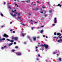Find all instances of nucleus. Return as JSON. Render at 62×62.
I'll return each instance as SVG.
<instances>
[{
    "label": "nucleus",
    "instance_id": "8",
    "mask_svg": "<svg viewBox=\"0 0 62 62\" xmlns=\"http://www.w3.org/2000/svg\"><path fill=\"white\" fill-rule=\"evenodd\" d=\"M16 54L17 55H21V53H16Z\"/></svg>",
    "mask_w": 62,
    "mask_h": 62
},
{
    "label": "nucleus",
    "instance_id": "50",
    "mask_svg": "<svg viewBox=\"0 0 62 62\" xmlns=\"http://www.w3.org/2000/svg\"><path fill=\"white\" fill-rule=\"evenodd\" d=\"M29 15H31V14H30V13H29Z\"/></svg>",
    "mask_w": 62,
    "mask_h": 62
},
{
    "label": "nucleus",
    "instance_id": "54",
    "mask_svg": "<svg viewBox=\"0 0 62 62\" xmlns=\"http://www.w3.org/2000/svg\"><path fill=\"white\" fill-rule=\"evenodd\" d=\"M37 38H39V36H38Z\"/></svg>",
    "mask_w": 62,
    "mask_h": 62
},
{
    "label": "nucleus",
    "instance_id": "41",
    "mask_svg": "<svg viewBox=\"0 0 62 62\" xmlns=\"http://www.w3.org/2000/svg\"><path fill=\"white\" fill-rule=\"evenodd\" d=\"M38 57H39V56H40V55L39 54H38Z\"/></svg>",
    "mask_w": 62,
    "mask_h": 62
},
{
    "label": "nucleus",
    "instance_id": "59",
    "mask_svg": "<svg viewBox=\"0 0 62 62\" xmlns=\"http://www.w3.org/2000/svg\"><path fill=\"white\" fill-rule=\"evenodd\" d=\"M43 8H46V7H43Z\"/></svg>",
    "mask_w": 62,
    "mask_h": 62
},
{
    "label": "nucleus",
    "instance_id": "44",
    "mask_svg": "<svg viewBox=\"0 0 62 62\" xmlns=\"http://www.w3.org/2000/svg\"><path fill=\"white\" fill-rule=\"evenodd\" d=\"M33 29H34V28H33V27H32V28H31V29L32 30H33Z\"/></svg>",
    "mask_w": 62,
    "mask_h": 62
},
{
    "label": "nucleus",
    "instance_id": "19",
    "mask_svg": "<svg viewBox=\"0 0 62 62\" xmlns=\"http://www.w3.org/2000/svg\"><path fill=\"white\" fill-rule=\"evenodd\" d=\"M10 41L11 42H14V41L13 40H10Z\"/></svg>",
    "mask_w": 62,
    "mask_h": 62
},
{
    "label": "nucleus",
    "instance_id": "1",
    "mask_svg": "<svg viewBox=\"0 0 62 62\" xmlns=\"http://www.w3.org/2000/svg\"><path fill=\"white\" fill-rule=\"evenodd\" d=\"M12 11L14 13V15H13V14L12 13H10V14L11 15L12 17H16V16L17 14H18V15H17V16H20V13H18L16 12H15L13 10H12Z\"/></svg>",
    "mask_w": 62,
    "mask_h": 62
},
{
    "label": "nucleus",
    "instance_id": "48",
    "mask_svg": "<svg viewBox=\"0 0 62 62\" xmlns=\"http://www.w3.org/2000/svg\"><path fill=\"white\" fill-rule=\"evenodd\" d=\"M38 49H36V50L35 51H38Z\"/></svg>",
    "mask_w": 62,
    "mask_h": 62
},
{
    "label": "nucleus",
    "instance_id": "15",
    "mask_svg": "<svg viewBox=\"0 0 62 62\" xmlns=\"http://www.w3.org/2000/svg\"><path fill=\"white\" fill-rule=\"evenodd\" d=\"M59 61H61V58H59Z\"/></svg>",
    "mask_w": 62,
    "mask_h": 62
},
{
    "label": "nucleus",
    "instance_id": "6",
    "mask_svg": "<svg viewBox=\"0 0 62 62\" xmlns=\"http://www.w3.org/2000/svg\"><path fill=\"white\" fill-rule=\"evenodd\" d=\"M62 42V39H60L59 40H58V42Z\"/></svg>",
    "mask_w": 62,
    "mask_h": 62
},
{
    "label": "nucleus",
    "instance_id": "24",
    "mask_svg": "<svg viewBox=\"0 0 62 62\" xmlns=\"http://www.w3.org/2000/svg\"><path fill=\"white\" fill-rule=\"evenodd\" d=\"M36 60H37V61H39V59L38 58H36Z\"/></svg>",
    "mask_w": 62,
    "mask_h": 62
},
{
    "label": "nucleus",
    "instance_id": "61",
    "mask_svg": "<svg viewBox=\"0 0 62 62\" xmlns=\"http://www.w3.org/2000/svg\"><path fill=\"white\" fill-rule=\"evenodd\" d=\"M56 38L57 39H58V38L57 37H56Z\"/></svg>",
    "mask_w": 62,
    "mask_h": 62
},
{
    "label": "nucleus",
    "instance_id": "38",
    "mask_svg": "<svg viewBox=\"0 0 62 62\" xmlns=\"http://www.w3.org/2000/svg\"><path fill=\"white\" fill-rule=\"evenodd\" d=\"M14 44H16V43L15 42H14Z\"/></svg>",
    "mask_w": 62,
    "mask_h": 62
},
{
    "label": "nucleus",
    "instance_id": "7",
    "mask_svg": "<svg viewBox=\"0 0 62 62\" xmlns=\"http://www.w3.org/2000/svg\"><path fill=\"white\" fill-rule=\"evenodd\" d=\"M62 5H60V4H58V5H56V6L57 7L58 6V7L60 6V7H61Z\"/></svg>",
    "mask_w": 62,
    "mask_h": 62
},
{
    "label": "nucleus",
    "instance_id": "64",
    "mask_svg": "<svg viewBox=\"0 0 62 62\" xmlns=\"http://www.w3.org/2000/svg\"><path fill=\"white\" fill-rule=\"evenodd\" d=\"M61 32H62V30H61Z\"/></svg>",
    "mask_w": 62,
    "mask_h": 62
},
{
    "label": "nucleus",
    "instance_id": "20",
    "mask_svg": "<svg viewBox=\"0 0 62 62\" xmlns=\"http://www.w3.org/2000/svg\"><path fill=\"white\" fill-rule=\"evenodd\" d=\"M39 9V8H36L35 9H34L35 10H38Z\"/></svg>",
    "mask_w": 62,
    "mask_h": 62
},
{
    "label": "nucleus",
    "instance_id": "4",
    "mask_svg": "<svg viewBox=\"0 0 62 62\" xmlns=\"http://www.w3.org/2000/svg\"><path fill=\"white\" fill-rule=\"evenodd\" d=\"M7 48V46H5L3 47H2L1 48V49L2 50H3L4 49H5V48Z\"/></svg>",
    "mask_w": 62,
    "mask_h": 62
},
{
    "label": "nucleus",
    "instance_id": "16",
    "mask_svg": "<svg viewBox=\"0 0 62 62\" xmlns=\"http://www.w3.org/2000/svg\"><path fill=\"white\" fill-rule=\"evenodd\" d=\"M30 42H32V40L31 38H30Z\"/></svg>",
    "mask_w": 62,
    "mask_h": 62
},
{
    "label": "nucleus",
    "instance_id": "51",
    "mask_svg": "<svg viewBox=\"0 0 62 62\" xmlns=\"http://www.w3.org/2000/svg\"><path fill=\"white\" fill-rule=\"evenodd\" d=\"M36 49H37V48H38V47L37 46H36Z\"/></svg>",
    "mask_w": 62,
    "mask_h": 62
},
{
    "label": "nucleus",
    "instance_id": "32",
    "mask_svg": "<svg viewBox=\"0 0 62 62\" xmlns=\"http://www.w3.org/2000/svg\"><path fill=\"white\" fill-rule=\"evenodd\" d=\"M9 8H10V9H11V7H8Z\"/></svg>",
    "mask_w": 62,
    "mask_h": 62
},
{
    "label": "nucleus",
    "instance_id": "9",
    "mask_svg": "<svg viewBox=\"0 0 62 62\" xmlns=\"http://www.w3.org/2000/svg\"><path fill=\"white\" fill-rule=\"evenodd\" d=\"M33 39L34 41H36V37H33Z\"/></svg>",
    "mask_w": 62,
    "mask_h": 62
},
{
    "label": "nucleus",
    "instance_id": "58",
    "mask_svg": "<svg viewBox=\"0 0 62 62\" xmlns=\"http://www.w3.org/2000/svg\"><path fill=\"white\" fill-rule=\"evenodd\" d=\"M43 37H45V35H43Z\"/></svg>",
    "mask_w": 62,
    "mask_h": 62
},
{
    "label": "nucleus",
    "instance_id": "14",
    "mask_svg": "<svg viewBox=\"0 0 62 62\" xmlns=\"http://www.w3.org/2000/svg\"><path fill=\"white\" fill-rule=\"evenodd\" d=\"M13 44V43H11L10 44H9V46H10L11 45Z\"/></svg>",
    "mask_w": 62,
    "mask_h": 62
},
{
    "label": "nucleus",
    "instance_id": "28",
    "mask_svg": "<svg viewBox=\"0 0 62 62\" xmlns=\"http://www.w3.org/2000/svg\"><path fill=\"white\" fill-rule=\"evenodd\" d=\"M12 39H14V37H12Z\"/></svg>",
    "mask_w": 62,
    "mask_h": 62
},
{
    "label": "nucleus",
    "instance_id": "2",
    "mask_svg": "<svg viewBox=\"0 0 62 62\" xmlns=\"http://www.w3.org/2000/svg\"><path fill=\"white\" fill-rule=\"evenodd\" d=\"M43 46L45 47V49H47L48 48V45H45V44H44L43 45Z\"/></svg>",
    "mask_w": 62,
    "mask_h": 62
},
{
    "label": "nucleus",
    "instance_id": "12",
    "mask_svg": "<svg viewBox=\"0 0 62 62\" xmlns=\"http://www.w3.org/2000/svg\"><path fill=\"white\" fill-rule=\"evenodd\" d=\"M0 15L2 17H4V15H3V14L2 13H1L0 14Z\"/></svg>",
    "mask_w": 62,
    "mask_h": 62
},
{
    "label": "nucleus",
    "instance_id": "22",
    "mask_svg": "<svg viewBox=\"0 0 62 62\" xmlns=\"http://www.w3.org/2000/svg\"><path fill=\"white\" fill-rule=\"evenodd\" d=\"M2 40H5V38H2Z\"/></svg>",
    "mask_w": 62,
    "mask_h": 62
},
{
    "label": "nucleus",
    "instance_id": "46",
    "mask_svg": "<svg viewBox=\"0 0 62 62\" xmlns=\"http://www.w3.org/2000/svg\"><path fill=\"white\" fill-rule=\"evenodd\" d=\"M38 23V22H35V23Z\"/></svg>",
    "mask_w": 62,
    "mask_h": 62
},
{
    "label": "nucleus",
    "instance_id": "42",
    "mask_svg": "<svg viewBox=\"0 0 62 62\" xmlns=\"http://www.w3.org/2000/svg\"><path fill=\"white\" fill-rule=\"evenodd\" d=\"M40 46H43V45H40Z\"/></svg>",
    "mask_w": 62,
    "mask_h": 62
},
{
    "label": "nucleus",
    "instance_id": "11",
    "mask_svg": "<svg viewBox=\"0 0 62 62\" xmlns=\"http://www.w3.org/2000/svg\"><path fill=\"white\" fill-rule=\"evenodd\" d=\"M40 33H41V34H42V33H43V30H41L40 31Z\"/></svg>",
    "mask_w": 62,
    "mask_h": 62
},
{
    "label": "nucleus",
    "instance_id": "33",
    "mask_svg": "<svg viewBox=\"0 0 62 62\" xmlns=\"http://www.w3.org/2000/svg\"><path fill=\"white\" fill-rule=\"evenodd\" d=\"M40 12L41 13H43V11H40Z\"/></svg>",
    "mask_w": 62,
    "mask_h": 62
},
{
    "label": "nucleus",
    "instance_id": "25",
    "mask_svg": "<svg viewBox=\"0 0 62 62\" xmlns=\"http://www.w3.org/2000/svg\"><path fill=\"white\" fill-rule=\"evenodd\" d=\"M56 54V52H54V53H53V54Z\"/></svg>",
    "mask_w": 62,
    "mask_h": 62
},
{
    "label": "nucleus",
    "instance_id": "5",
    "mask_svg": "<svg viewBox=\"0 0 62 62\" xmlns=\"http://www.w3.org/2000/svg\"><path fill=\"white\" fill-rule=\"evenodd\" d=\"M57 22V21L56 20V18L55 17L54 18V23H56Z\"/></svg>",
    "mask_w": 62,
    "mask_h": 62
},
{
    "label": "nucleus",
    "instance_id": "55",
    "mask_svg": "<svg viewBox=\"0 0 62 62\" xmlns=\"http://www.w3.org/2000/svg\"><path fill=\"white\" fill-rule=\"evenodd\" d=\"M44 26H42L41 27H43Z\"/></svg>",
    "mask_w": 62,
    "mask_h": 62
},
{
    "label": "nucleus",
    "instance_id": "36",
    "mask_svg": "<svg viewBox=\"0 0 62 62\" xmlns=\"http://www.w3.org/2000/svg\"><path fill=\"white\" fill-rule=\"evenodd\" d=\"M2 39H0V41H2Z\"/></svg>",
    "mask_w": 62,
    "mask_h": 62
},
{
    "label": "nucleus",
    "instance_id": "39",
    "mask_svg": "<svg viewBox=\"0 0 62 62\" xmlns=\"http://www.w3.org/2000/svg\"><path fill=\"white\" fill-rule=\"evenodd\" d=\"M47 16V15H45V17H46V16Z\"/></svg>",
    "mask_w": 62,
    "mask_h": 62
},
{
    "label": "nucleus",
    "instance_id": "56",
    "mask_svg": "<svg viewBox=\"0 0 62 62\" xmlns=\"http://www.w3.org/2000/svg\"><path fill=\"white\" fill-rule=\"evenodd\" d=\"M46 38H48V36H46Z\"/></svg>",
    "mask_w": 62,
    "mask_h": 62
},
{
    "label": "nucleus",
    "instance_id": "35",
    "mask_svg": "<svg viewBox=\"0 0 62 62\" xmlns=\"http://www.w3.org/2000/svg\"><path fill=\"white\" fill-rule=\"evenodd\" d=\"M21 2H22V3H23H23H25V1H21Z\"/></svg>",
    "mask_w": 62,
    "mask_h": 62
},
{
    "label": "nucleus",
    "instance_id": "63",
    "mask_svg": "<svg viewBox=\"0 0 62 62\" xmlns=\"http://www.w3.org/2000/svg\"><path fill=\"white\" fill-rule=\"evenodd\" d=\"M33 4V2H32L31 3V5H32Z\"/></svg>",
    "mask_w": 62,
    "mask_h": 62
},
{
    "label": "nucleus",
    "instance_id": "60",
    "mask_svg": "<svg viewBox=\"0 0 62 62\" xmlns=\"http://www.w3.org/2000/svg\"><path fill=\"white\" fill-rule=\"evenodd\" d=\"M10 31H12V30H10Z\"/></svg>",
    "mask_w": 62,
    "mask_h": 62
},
{
    "label": "nucleus",
    "instance_id": "17",
    "mask_svg": "<svg viewBox=\"0 0 62 62\" xmlns=\"http://www.w3.org/2000/svg\"><path fill=\"white\" fill-rule=\"evenodd\" d=\"M26 2L27 3H29L30 2V1L29 0L26 1Z\"/></svg>",
    "mask_w": 62,
    "mask_h": 62
},
{
    "label": "nucleus",
    "instance_id": "57",
    "mask_svg": "<svg viewBox=\"0 0 62 62\" xmlns=\"http://www.w3.org/2000/svg\"><path fill=\"white\" fill-rule=\"evenodd\" d=\"M31 24H32L33 25V23H31Z\"/></svg>",
    "mask_w": 62,
    "mask_h": 62
},
{
    "label": "nucleus",
    "instance_id": "34",
    "mask_svg": "<svg viewBox=\"0 0 62 62\" xmlns=\"http://www.w3.org/2000/svg\"><path fill=\"white\" fill-rule=\"evenodd\" d=\"M12 51L13 52H15V50H12Z\"/></svg>",
    "mask_w": 62,
    "mask_h": 62
},
{
    "label": "nucleus",
    "instance_id": "27",
    "mask_svg": "<svg viewBox=\"0 0 62 62\" xmlns=\"http://www.w3.org/2000/svg\"><path fill=\"white\" fill-rule=\"evenodd\" d=\"M24 44H26V42H24Z\"/></svg>",
    "mask_w": 62,
    "mask_h": 62
},
{
    "label": "nucleus",
    "instance_id": "37",
    "mask_svg": "<svg viewBox=\"0 0 62 62\" xmlns=\"http://www.w3.org/2000/svg\"><path fill=\"white\" fill-rule=\"evenodd\" d=\"M4 27V26L2 25L1 26V28H2V27Z\"/></svg>",
    "mask_w": 62,
    "mask_h": 62
},
{
    "label": "nucleus",
    "instance_id": "43",
    "mask_svg": "<svg viewBox=\"0 0 62 62\" xmlns=\"http://www.w3.org/2000/svg\"><path fill=\"white\" fill-rule=\"evenodd\" d=\"M37 3H38V4H39V1H37Z\"/></svg>",
    "mask_w": 62,
    "mask_h": 62
},
{
    "label": "nucleus",
    "instance_id": "23",
    "mask_svg": "<svg viewBox=\"0 0 62 62\" xmlns=\"http://www.w3.org/2000/svg\"><path fill=\"white\" fill-rule=\"evenodd\" d=\"M7 40H8V41H10V39H7Z\"/></svg>",
    "mask_w": 62,
    "mask_h": 62
},
{
    "label": "nucleus",
    "instance_id": "3",
    "mask_svg": "<svg viewBox=\"0 0 62 62\" xmlns=\"http://www.w3.org/2000/svg\"><path fill=\"white\" fill-rule=\"evenodd\" d=\"M3 36L5 38H8V36L6 34L4 33V35H3Z\"/></svg>",
    "mask_w": 62,
    "mask_h": 62
},
{
    "label": "nucleus",
    "instance_id": "47",
    "mask_svg": "<svg viewBox=\"0 0 62 62\" xmlns=\"http://www.w3.org/2000/svg\"><path fill=\"white\" fill-rule=\"evenodd\" d=\"M13 33H15V31H13Z\"/></svg>",
    "mask_w": 62,
    "mask_h": 62
},
{
    "label": "nucleus",
    "instance_id": "45",
    "mask_svg": "<svg viewBox=\"0 0 62 62\" xmlns=\"http://www.w3.org/2000/svg\"><path fill=\"white\" fill-rule=\"evenodd\" d=\"M47 4H50V2H47Z\"/></svg>",
    "mask_w": 62,
    "mask_h": 62
},
{
    "label": "nucleus",
    "instance_id": "10",
    "mask_svg": "<svg viewBox=\"0 0 62 62\" xmlns=\"http://www.w3.org/2000/svg\"><path fill=\"white\" fill-rule=\"evenodd\" d=\"M18 37H14V39L15 40H18Z\"/></svg>",
    "mask_w": 62,
    "mask_h": 62
},
{
    "label": "nucleus",
    "instance_id": "18",
    "mask_svg": "<svg viewBox=\"0 0 62 62\" xmlns=\"http://www.w3.org/2000/svg\"><path fill=\"white\" fill-rule=\"evenodd\" d=\"M25 35V34H24L23 33L22 34V36H23V37H24Z\"/></svg>",
    "mask_w": 62,
    "mask_h": 62
},
{
    "label": "nucleus",
    "instance_id": "62",
    "mask_svg": "<svg viewBox=\"0 0 62 62\" xmlns=\"http://www.w3.org/2000/svg\"><path fill=\"white\" fill-rule=\"evenodd\" d=\"M57 56H58V55H58V54H57Z\"/></svg>",
    "mask_w": 62,
    "mask_h": 62
},
{
    "label": "nucleus",
    "instance_id": "21",
    "mask_svg": "<svg viewBox=\"0 0 62 62\" xmlns=\"http://www.w3.org/2000/svg\"><path fill=\"white\" fill-rule=\"evenodd\" d=\"M15 48L16 49H18V48H19V47H18L17 46H15Z\"/></svg>",
    "mask_w": 62,
    "mask_h": 62
},
{
    "label": "nucleus",
    "instance_id": "30",
    "mask_svg": "<svg viewBox=\"0 0 62 62\" xmlns=\"http://www.w3.org/2000/svg\"><path fill=\"white\" fill-rule=\"evenodd\" d=\"M53 26H55V24H53Z\"/></svg>",
    "mask_w": 62,
    "mask_h": 62
},
{
    "label": "nucleus",
    "instance_id": "52",
    "mask_svg": "<svg viewBox=\"0 0 62 62\" xmlns=\"http://www.w3.org/2000/svg\"><path fill=\"white\" fill-rule=\"evenodd\" d=\"M12 23V22H10V24H11V23Z\"/></svg>",
    "mask_w": 62,
    "mask_h": 62
},
{
    "label": "nucleus",
    "instance_id": "40",
    "mask_svg": "<svg viewBox=\"0 0 62 62\" xmlns=\"http://www.w3.org/2000/svg\"><path fill=\"white\" fill-rule=\"evenodd\" d=\"M27 38H28V39H30V37H29V36H28L27 37Z\"/></svg>",
    "mask_w": 62,
    "mask_h": 62
},
{
    "label": "nucleus",
    "instance_id": "49",
    "mask_svg": "<svg viewBox=\"0 0 62 62\" xmlns=\"http://www.w3.org/2000/svg\"><path fill=\"white\" fill-rule=\"evenodd\" d=\"M22 24V25H23V26H25V25L24 24Z\"/></svg>",
    "mask_w": 62,
    "mask_h": 62
},
{
    "label": "nucleus",
    "instance_id": "31",
    "mask_svg": "<svg viewBox=\"0 0 62 62\" xmlns=\"http://www.w3.org/2000/svg\"><path fill=\"white\" fill-rule=\"evenodd\" d=\"M49 13H51V12H52V11H49Z\"/></svg>",
    "mask_w": 62,
    "mask_h": 62
},
{
    "label": "nucleus",
    "instance_id": "29",
    "mask_svg": "<svg viewBox=\"0 0 62 62\" xmlns=\"http://www.w3.org/2000/svg\"><path fill=\"white\" fill-rule=\"evenodd\" d=\"M30 21V22H34V21H33L32 20H31Z\"/></svg>",
    "mask_w": 62,
    "mask_h": 62
},
{
    "label": "nucleus",
    "instance_id": "13",
    "mask_svg": "<svg viewBox=\"0 0 62 62\" xmlns=\"http://www.w3.org/2000/svg\"><path fill=\"white\" fill-rule=\"evenodd\" d=\"M17 19H19V20H21V19H22V18H21V17H19Z\"/></svg>",
    "mask_w": 62,
    "mask_h": 62
},
{
    "label": "nucleus",
    "instance_id": "53",
    "mask_svg": "<svg viewBox=\"0 0 62 62\" xmlns=\"http://www.w3.org/2000/svg\"><path fill=\"white\" fill-rule=\"evenodd\" d=\"M15 6H17V4H15Z\"/></svg>",
    "mask_w": 62,
    "mask_h": 62
},
{
    "label": "nucleus",
    "instance_id": "26",
    "mask_svg": "<svg viewBox=\"0 0 62 62\" xmlns=\"http://www.w3.org/2000/svg\"><path fill=\"white\" fill-rule=\"evenodd\" d=\"M56 35V32H55L54 33V35Z\"/></svg>",
    "mask_w": 62,
    "mask_h": 62
}]
</instances>
